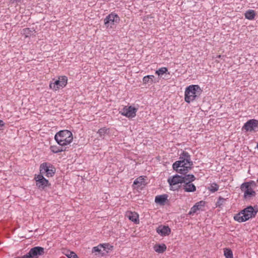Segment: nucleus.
I'll return each mask as SVG.
<instances>
[{
    "label": "nucleus",
    "mask_w": 258,
    "mask_h": 258,
    "mask_svg": "<svg viewBox=\"0 0 258 258\" xmlns=\"http://www.w3.org/2000/svg\"><path fill=\"white\" fill-rule=\"evenodd\" d=\"M157 232L160 235L163 236L168 235L170 232V228L167 226H159L156 229Z\"/></svg>",
    "instance_id": "nucleus-14"
},
{
    "label": "nucleus",
    "mask_w": 258,
    "mask_h": 258,
    "mask_svg": "<svg viewBox=\"0 0 258 258\" xmlns=\"http://www.w3.org/2000/svg\"><path fill=\"white\" fill-rule=\"evenodd\" d=\"M50 149L54 153H58L66 150V148L63 146L60 147L57 146H51Z\"/></svg>",
    "instance_id": "nucleus-22"
},
{
    "label": "nucleus",
    "mask_w": 258,
    "mask_h": 258,
    "mask_svg": "<svg viewBox=\"0 0 258 258\" xmlns=\"http://www.w3.org/2000/svg\"><path fill=\"white\" fill-rule=\"evenodd\" d=\"M205 202L201 201L197 203L190 209L189 212V215H193L197 212V211L202 210V208L205 206Z\"/></svg>",
    "instance_id": "nucleus-15"
},
{
    "label": "nucleus",
    "mask_w": 258,
    "mask_h": 258,
    "mask_svg": "<svg viewBox=\"0 0 258 258\" xmlns=\"http://www.w3.org/2000/svg\"><path fill=\"white\" fill-rule=\"evenodd\" d=\"M23 34L25 35L26 37L33 35L35 33L34 28H26L23 29Z\"/></svg>",
    "instance_id": "nucleus-25"
},
{
    "label": "nucleus",
    "mask_w": 258,
    "mask_h": 258,
    "mask_svg": "<svg viewBox=\"0 0 258 258\" xmlns=\"http://www.w3.org/2000/svg\"><path fill=\"white\" fill-rule=\"evenodd\" d=\"M254 186L256 185V183L253 181L249 182H245L242 183L241 185V190L244 192V197L245 199H250L252 197H255L256 193L252 189L251 185Z\"/></svg>",
    "instance_id": "nucleus-5"
},
{
    "label": "nucleus",
    "mask_w": 258,
    "mask_h": 258,
    "mask_svg": "<svg viewBox=\"0 0 258 258\" xmlns=\"http://www.w3.org/2000/svg\"><path fill=\"white\" fill-rule=\"evenodd\" d=\"M255 15L256 14L254 11L252 10H249L247 11L244 14L245 18L250 20H253Z\"/></svg>",
    "instance_id": "nucleus-23"
},
{
    "label": "nucleus",
    "mask_w": 258,
    "mask_h": 258,
    "mask_svg": "<svg viewBox=\"0 0 258 258\" xmlns=\"http://www.w3.org/2000/svg\"><path fill=\"white\" fill-rule=\"evenodd\" d=\"M226 199L220 197L218 199V201L216 203L217 207H220V206L222 205L223 203L226 201Z\"/></svg>",
    "instance_id": "nucleus-31"
},
{
    "label": "nucleus",
    "mask_w": 258,
    "mask_h": 258,
    "mask_svg": "<svg viewBox=\"0 0 258 258\" xmlns=\"http://www.w3.org/2000/svg\"><path fill=\"white\" fill-rule=\"evenodd\" d=\"M126 216L132 221L135 223H138L139 222V215L137 213L135 212L127 211L126 213Z\"/></svg>",
    "instance_id": "nucleus-16"
},
{
    "label": "nucleus",
    "mask_w": 258,
    "mask_h": 258,
    "mask_svg": "<svg viewBox=\"0 0 258 258\" xmlns=\"http://www.w3.org/2000/svg\"><path fill=\"white\" fill-rule=\"evenodd\" d=\"M257 212L258 209L257 207H253L249 206L236 214L234 217V219L239 222H245L250 218L254 217Z\"/></svg>",
    "instance_id": "nucleus-2"
},
{
    "label": "nucleus",
    "mask_w": 258,
    "mask_h": 258,
    "mask_svg": "<svg viewBox=\"0 0 258 258\" xmlns=\"http://www.w3.org/2000/svg\"><path fill=\"white\" fill-rule=\"evenodd\" d=\"M40 174H45L47 177H52L55 172V168L48 163H43L40 166Z\"/></svg>",
    "instance_id": "nucleus-6"
},
{
    "label": "nucleus",
    "mask_w": 258,
    "mask_h": 258,
    "mask_svg": "<svg viewBox=\"0 0 258 258\" xmlns=\"http://www.w3.org/2000/svg\"><path fill=\"white\" fill-rule=\"evenodd\" d=\"M65 255L69 258H79L78 255L73 251H67Z\"/></svg>",
    "instance_id": "nucleus-30"
},
{
    "label": "nucleus",
    "mask_w": 258,
    "mask_h": 258,
    "mask_svg": "<svg viewBox=\"0 0 258 258\" xmlns=\"http://www.w3.org/2000/svg\"><path fill=\"white\" fill-rule=\"evenodd\" d=\"M146 184L145 179L143 176L137 178L134 182L135 187L142 188Z\"/></svg>",
    "instance_id": "nucleus-20"
},
{
    "label": "nucleus",
    "mask_w": 258,
    "mask_h": 258,
    "mask_svg": "<svg viewBox=\"0 0 258 258\" xmlns=\"http://www.w3.org/2000/svg\"><path fill=\"white\" fill-rule=\"evenodd\" d=\"M192 166L193 162L191 160L190 155L188 153L183 151L180 156L179 160L173 164L172 167L177 172L184 175L182 176L184 180L183 182H191L196 179L195 176L192 174H185L192 168Z\"/></svg>",
    "instance_id": "nucleus-1"
},
{
    "label": "nucleus",
    "mask_w": 258,
    "mask_h": 258,
    "mask_svg": "<svg viewBox=\"0 0 258 258\" xmlns=\"http://www.w3.org/2000/svg\"><path fill=\"white\" fill-rule=\"evenodd\" d=\"M258 127V120L254 119L248 120L243 125L242 129L246 132H252Z\"/></svg>",
    "instance_id": "nucleus-11"
},
{
    "label": "nucleus",
    "mask_w": 258,
    "mask_h": 258,
    "mask_svg": "<svg viewBox=\"0 0 258 258\" xmlns=\"http://www.w3.org/2000/svg\"><path fill=\"white\" fill-rule=\"evenodd\" d=\"M34 179L36 185L40 190H43L45 187L50 185L48 180L46 179L42 174L35 175Z\"/></svg>",
    "instance_id": "nucleus-9"
},
{
    "label": "nucleus",
    "mask_w": 258,
    "mask_h": 258,
    "mask_svg": "<svg viewBox=\"0 0 258 258\" xmlns=\"http://www.w3.org/2000/svg\"><path fill=\"white\" fill-rule=\"evenodd\" d=\"M107 129L105 127H102L100 128L98 131V134L99 137L102 138H104L105 135L106 134Z\"/></svg>",
    "instance_id": "nucleus-28"
},
{
    "label": "nucleus",
    "mask_w": 258,
    "mask_h": 258,
    "mask_svg": "<svg viewBox=\"0 0 258 258\" xmlns=\"http://www.w3.org/2000/svg\"><path fill=\"white\" fill-rule=\"evenodd\" d=\"M67 77L62 76L59 78L58 80L55 81L54 83H50L49 87L54 90H57L60 88H63L67 84Z\"/></svg>",
    "instance_id": "nucleus-8"
},
{
    "label": "nucleus",
    "mask_w": 258,
    "mask_h": 258,
    "mask_svg": "<svg viewBox=\"0 0 258 258\" xmlns=\"http://www.w3.org/2000/svg\"><path fill=\"white\" fill-rule=\"evenodd\" d=\"M109 246L108 244H99L97 246H95L92 248V252L93 253L98 252L99 253H101L102 255L104 254L103 251H105L106 248L108 247Z\"/></svg>",
    "instance_id": "nucleus-19"
},
{
    "label": "nucleus",
    "mask_w": 258,
    "mask_h": 258,
    "mask_svg": "<svg viewBox=\"0 0 258 258\" xmlns=\"http://www.w3.org/2000/svg\"><path fill=\"white\" fill-rule=\"evenodd\" d=\"M155 77L153 75H148L145 76L143 78V82L144 84H148L150 83L152 84L153 83H155V81H154Z\"/></svg>",
    "instance_id": "nucleus-24"
},
{
    "label": "nucleus",
    "mask_w": 258,
    "mask_h": 258,
    "mask_svg": "<svg viewBox=\"0 0 258 258\" xmlns=\"http://www.w3.org/2000/svg\"><path fill=\"white\" fill-rule=\"evenodd\" d=\"M218 189H219V185L216 183H213L211 184L210 185V187H209V189L213 192L217 191L218 190Z\"/></svg>",
    "instance_id": "nucleus-29"
},
{
    "label": "nucleus",
    "mask_w": 258,
    "mask_h": 258,
    "mask_svg": "<svg viewBox=\"0 0 258 258\" xmlns=\"http://www.w3.org/2000/svg\"><path fill=\"white\" fill-rule=\"evenodd\" d=\"M224 255L226 258H233V253L231 249L225 248L224 249Z\"/></svg>",
    "instance_id": "nucleus-27"
},
{
    "label": "nucleus",
    "mask_w": 258,
    "mask_h": 258,
    "mask_svg": "<svg viewBox=\"0 0 258 258\" xmlns=\"http://www.w3.org/2000/svg\"><path fill=\"white\" fill-rule=\"evenodd\" d=\"M16 3H21L22 0H14Z\"/></svg>",
    "instance_id": "nucleus-34"
},
{
    "label": "nucleus",
    "mask_w": 258,
    "mask_h": 258,
    "mask_svg": "<svg viewBox=\"0 0 258 258\" xmlns=\"http://www.w3.org/2000/svg\"><path fill=\"white\" fill-rule=\"evenodd\" d=\"M183 189L186 192H194L196 190V186L190 182H183Z\"/></svg>",
    "instance_id": "nucleus-17"
},
{
    "label": "nucleus",
    "mask_w": 258,
    "mask_h": 258,
    "mask_svg": "<svg viewBox=\"0 0 258 258\" xmlns=\"http://www.w3.org/2000/svg\"><path fill=\"white\" fill-rule=\"evenodd\" d=\"M29 252L32 258H38L44 253V249L40 246H35L30 249Z\"/></svg>",
    "instance_id": "nucleus-12"
},
{
    "label": "nucleus",
    "mask_w": 258,
    "mask_h": 258,
    "mask_svg": "<svg viewBox=\"0 0 258 258\" xmlns=\"http://www.w3.org/2000/svg\"><path fill=\"white\" fill-rule=\"evenodd\" d=\"M5 125V123L2 120H0V130H2V127Z\"/></svg>",
    "instance_id": "nucleus-33"
},
{
    "label": "nucleus",
    "mask_w": 258,
    "mask_h": 258,
    "mask_svg": "<svg viewBox=\"0 0 258 258\" xmlns=\"http://www.w3.org/2000/svg\"><path fill=\"white\" fill-rule=\"evenodd\" d=\"M168 197L166 194L157 196L155 197V202L160 205H164L166 201H167Z\"/></svg>",
    "instance_id": "nucleus-18"
},
{
    "label": "nucleus",
    "mask_w": 258,
    "mask_h": 258,
    "mask_svg": "<svg viewBox=\"0 0 258 258\" xmlns=\"http://www.w3.org/2000/svg\"><path fill=\"white\" fill-rule=\"evenodd\" d=\"M218 57L219 58H220V57H221V56L220 55H218Z\"/></svg>",
    "instance_id": "nucleus-35"
},
{
    "label": "nucleus",
    "mask_w": 258,
    "mask_h": 258,
    "mask_svg": "<svg viewBox=\"0 0 258 258\" xmlns=\"http://www.w3.org/2000/svg\"><path fill=\"white\" fill-rule=\"evenodd\" d=\"M18 258H32V256L30 254V252H29L26 254L21 257H18Z\"/></svg>",
    "instance_id": "nucleus-32"
},
{
    "label": "nucleus",
    "mask_w": 258,
    "mask_h": 258,
    "mask_svg": "<svg viewBox=\"0 0 258 258\" xmlns=\"http://www.w3.org/2000/svg\"><path fill=\"white\" fill-rule=\"evenodd\" d=\"M257 148L258 149V142H257Z\"/></svg>",
    "instance_id": "nucleus-36"
},
{
    "label": "nucleus",
    "mask_w": 258,
    "mask_h": 258,
    "mask_svg": "<svg viewBox=\"0 0 258 258\" xmlns=\"http://www.w3.org/2000/svg\"><path fill=\"white\" fill-rule=\"evenodd\" d=\"M119 20V18L116 14L111 13L104 19V25L106 28H112L114 23H118Z\"/></svg>",
    "instance_id": "nucleus-7"
},
{
    "label": "nucleus",
    "mask_w": 258,
    "mask_h": 258,
    "mask_svg": "<svg viewBox=\"0 0 258 258\" xmlns=\"http://www.w3.org/2000/svg\"><path fill=\"white\" fill-rule=\"evenodd\" d=\"M184 181V178H182V176L178 175H176L173 176L172 178H169L168 179V182L172 188H174V186H176L179 183H183Z\"/></svg>",
    "instance_id": "nucleus-13"
},
{
    "label": "nucleus",
    "mask_w": 258,
    "mask_h": 258,
    "mask_svg": "<svg viewBox=\"0 0 258 258\" xmlns=\"http://www.w3.org/2000/svg\"><path fill=\"white\" fill-rule=\"evenodd\" d=\"M202 90L199 85H192L187 87L185 91L184 100L187 103H190L199 97Z\"/></svg>",
    "instance_id": "nucleus-3"
},
{
    "label": "nucleus",
    "mask_w": 258,
    "mask_h": 258,
    "mask_svg": "<svg viewBox=\"0 0 258 258\" xmlns=\"http://www.w3.org/2000/svg\"><path fill=\"white\" fill-rule=\"evenodd\" d=\"M156 252L158 253H163L166 249V246L165 244H156L154 247Z\"/></svg>",
    "instance_id": "nucleus-21"
},
{
    "label": "nucleus",
    "mask_w": 258,
    "mask_h": 258,
    "mask_svg": "<svg viewBox=\"0 0 258 258\" xmlns=\"http://www.w3.org/2000/svg\"><path fill=\"white\" fill-rule=\"evenodd\" d=\"M168 72V69L166 68L163 67L157 70L155 74L158 75L159 76H161L163 74L166 73Z\"/></svg>",
    "instance_id": "nucleus-26"
},
{
    "label": "nucleus",
    "mask_w": 258,
    "mask_h": 258,
    "mask_svg": "<svg viewBox=\"0 0 258 258\" xmlns=\"http://www.w3.org/2000/svg\"><path fill=\"white\" fill-rule=\"evenodd\" d=\"M137 110V108L132 106H125L121 109L120 113L128 118H133L136 116Z\"/></svg>",
    "instance_id": "nucleus-10"
},
{
    "label": "nucleus",
    "mask_w": 258,
    "mask_h": 258,
    "mask_svg": "<svg viewBox=\"0 0 258 258\" xmlns=\"http://www.w3.org/2000/svg\"><path fill=\"white\" fill-rule=\"evenodd\" d=\"M54 139L58 144L64 147L72 142L73 137L71 132L68 130H62L56 134Z\"/></svg>",
    "instance_id": "nucleus-4"
}]
</instances>
